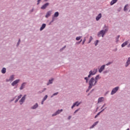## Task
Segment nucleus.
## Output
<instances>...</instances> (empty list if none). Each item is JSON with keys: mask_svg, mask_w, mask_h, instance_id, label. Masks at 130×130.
Returning <instances> with one entry per match:
<instances>
[{"mask_svg": "<svg viewBox=\"0 0 130 130\" xmlns=\"http://www.w3.org/2000/svg\"><path fill=\"white\" fill-rule=\"evenodd\" d=\"M97 83V80H95L94 78H91L89 82V87L88 90H90L93 86H95V84Z\"/></svg>", "mask_w": 130, "mask_h": 130, "instance_id": "f257e3e1", "label": "nucleus"}, {"mask_svg": "<svg viewBox=\"0 0 130 130\" xmlns=\"http://www.w3.org/2000/svg\"><path fill=\"white\" fill-rule=\"evenodd\" d=\"M107 31H108V28L107 27L106 29H105V30L103 29L101 30L98 34L99 37H101V35L102 37H104V35H105V32H107Z\"/></svg>", "mask_w": 130, "mask_h": 130, "instance_id": "f03ea898", "label": "nucleus"}, {"mask_svg": "<svg viewBox=\"0 0 130 130\" xmlns=\"http://www.w3.org/2000/svg\"><path fill=\"white\" fill-rule=\"evenodd\" d=\"M97 73V69H94V70L93 71V72H92V71H90L89 72V74L88 76V78H90V77H91V76H93L94 75H95V74H96Z\"/></svg>", "mask_w": 130, "mask_h": 130, "instance_id": "7ed1b4c3", "label": "nucleus"}, {"mask_svg": "<svg viewBox=\"0 0 130 130\" xmlns=\"http://www.w3.org/2000/svg\"><path fill=\"white\" fill-rule=\"evenodd\" d=\"M119 89V87L118 86L114 88H113V90H112L111 92V95H114V94H115L116 91H118Z\"/></svg>", "mask_w": 130, "mask_h": 130, "instance_id": "20e7f679", "label": "nucleus"}, {"mask_svg": "<svg viewBox=\"0 0 130 130\" xmlns=\"http://www.w3.org/2000/svg\"><path fill=\"white\" fill-rule=\"evenodd\" d=\"M25 98H26V95H24L22 98V99L19 101V102H20L21 105H22V104H23V102H24V101H25Z\"/></svg>", "mask_w": 130, "mask_h": 130, "instance_id": "39448f33", "label": "nucleus"}, {"mask_svg": "<svg viewBox=\"0 0 130 130\" xmlns=\"http://www.w3.org/2000/svg\"><path fill=\"white\" fill-rule=\"evenodd\" d=\"M62 109L57 111L54 114H52V116H55V115H57V114H59L60 112H62Z\"/></svg>", "mask_w": 130, "mask_h": 130, "instance_id": "423d86ee", "label": "nucleus"}, {"mask_svg": "<svg viewBox=\"0 0 130 130\" xmlns=\"http://www.w3.org/2000/svg\"><path fill=\"white\" fill-rule=\"evenodd\" d=\"M48 6H49V3H47L45 4V5H44L41 8V9H42V10H45V9H46V8H47V7H48Z\"/></svg>", "mask_w": 130, "mask_h": 130, "instance_id": "0eeeda50", "label": "nucleus"}, {"mask_svg": "<svg viewBox=\"0 0 130 130\" xmlns=\"http://www.w3.org/2000/svg\"><path fill=\"white\" fill-rule=\"evenodd\" d=\"M104 69H105V65H103L99 70V73H102Z\"/></svg>", "mask_w": 130, "mask_h": 130, "instance_id": "6e6552de", "label": "nucleus"}, {"mask_svg": "<svg viewBox=\"0 0 130 130\" xmlns=\"http://www.w3.org/2000/svg\"><path fill=\"white\" fill-rule=\"evenodd\" d=\"M19 82H20V80L19 79H17L15 81H14L12 83V86H15V85H17V84L18 83H19Z\"/></svg>", "mask_w": 130, "mask_h": 130, "instance_id": "1a4fd4ad", "label": "nucleus"}, {"mask_svg": "<svg viewBox=\"0 0 130 130\" xmlns=\"http://www.w3.org/2000/svg\"><path fill=\"white\" fill-rule=\"evenodd\" d=\"M81 104V103H79L78 102H76L75 103L73 104V105L72 107V109L74 108L75 106H79Z\"/></svg>", "mask_w": 130, "mask_h": 130, "instance_id": "9d476101", "label": "nucleus"}, {"mask_svg": "<svg viewBox=\"0 0 130 130\" xmlns=\"http://www.w3.org/2000/svg\"><path fill=\"white\" fill-rule=\"evenodd\" d=\"M102 17V14H101V13H100L96 17V20L97 21H99V20H100V19H101V18Z\"/></svg>", "mask_w": 130, "mask_h": 130, "instance_id": "9b49d317", "label": "nucleus"}, {"mask_svg": "<svg viewBox=\"0 0 130 130\" xmlns=\"http://www.w3.org/2000/svg\"><path fill=\"white\" fill-rule=\"evenodd\" d=\"M52 12V11H48L47 13V14H46V16H45V17H46V18H48V17H50V16L51 15V12Z\"/></svg>", "mask_w": 130, "mask_h": 130, "instance_id": "f8f14e48", "label": "nucleus"}, {"mask_svg": "<svg viewBox=\"0 0 130 130\" xmlns=\"http://www.w3.org/2000/svg\"><path fill=\"white\" fill-rule=\"evenodd\" d=\"M117 1L118 0H112L111 2L110 5L111 6H113V5H114V4H116V3H117Z\"/></svg>", "mask_w": 130, "mask_h": 130, "instance_id": "ddd939ff", "label": "nucleus"}, {"mask_svg": "<svg viewBox=\"0 0 130 130\" xmlns=\"http://www.w3.org/2000/svg\"><path fill=\"white\" fill-rule=\"evenodd\" d=\"M127 44H128V41H126L121 45V47H124V46H126Z\"/></svg>", "mask_w": 130, "mask_h": 130, "instance_id": "4468645a", "label": "nucleus"}, {"mask_svg": "<svg viewBox=\"0 0 130 130\" xmlns=\"http://www.w3.org/2000/svg\"><path fill=\"white\" fill-rule=\"evenodd\" d=\"M45 27H46V24H43L42 26L40 28V31H42V30H43V29H44V28H45Z\"/></svg>", "mask_w": 130, "mask_h": 130, "instance_id": "2eb2a0df", "label": "nucleus"}, {"mask_svg": "<svg viewBox=\"0 0 130 130\" xmlns=\"http://www.w3.org/2000/svg\"><path fill=\"white\" fill-rule=\"evenodd\" d=\"M25 85H26V83H22L21 87H20V90H23L25 87Z\"/></svg>", "mask_w": 130, "mask_h": 130, "instance_id": "dca6fc26", "label": "nucleus"}, {"mask_svg": "<svg viewBox=\"0 0 130 130\" xmlns=\"http://www.w3.org/2000/svg\"><path fill=\"white\" fill-rule=\"evenodd\" d=\"M103 101H104V98L101 97L99 98L98 102H103Z\"/></svg>", "mask_w": 130, "mask_h": 130, "instance_id": "f3484780", "label": "nucleus"}, {"mask_svg": "<svg viewBox=\"0 0 130 130\" xmlns=\"http://www.w3.org/2000/svg\"><path fill=\"white\" fill-rule=\"evenodd\" d=\"M129 64H130V57L128 58L127 62L126 63L125 67H127Z\"/></svg>", "mask_w": 130, "mask_h": 130, "instance_id": "a211bd4d", "label": "nucleus"}, {"mask_svg": "<svg viewBox=\"0 0 130 130\" xmlns=\"http://www.w3.org/2000/svg\"><path fill=\"white\" fill-rule=\"evenodd\" d=\"M59 13H58V12H56L54 13V17L55 18H57V16H59Z\"/></svg>", "mask_w": 130, "mask_h": 130, "instance_id": "6ab92c4d", "label": "nucleus"}, {"mask_svg": "<svg viewBox=\"0 0 130 130\" xmlns=\"http://www.w3.org/2000/svg\"><path fill=\"white\" fill-rule=\"evenodd\" d=\"M98 124V121L94 122L93 124V125L90 127V128H93V127H94V126H95V125H96Z\"/></svg>", "mask_w": 130, "mask_h": 130, "instance_id": "aec40b11", "label": "nucleus"}, {"mask_svg": "<svg viewBox=\"0 0 130 130\" xmlns=\"http://www.w3.org/2000/svg\"><path fill=\"white\" fill-rule=\"evenodd\" d=\"M37 107H38V104H36L32 107V109H36V108H37Z\"/></svg>", "mask_w": 130, "mask_h": 130, "instance_id": "412c9836", "label": "nucleus"}, {"mask_svg": "<svg viewBox=\"0 0 130 130\" xmlns=\"http://www.w3.org/2000/svg\"><path fill=\"white\" fill-rule=\"evenodd\" d=\"M6 71H7V69H6V68H3V69L2 70V74H6Z\"/></svg>", "mask_w": 130, "mask_h": 130, "instance_id": "4be33fe9", "label": "nucleus"}, {"mask_svg": "<svg viewBox=\"0 0 130 130\" xmlns=\"http://www.w3.org/2000/svg\"><path fill=\"white\" fill-rule=\"evenodd\" d=\"M14 75H12L9 79V81H14Z\"/></svg>", "mask_w": 130, "mask_h": 130, "instance_id": "5701e85b", "label": "nucleus"}, {"mask_svg": "<svg viewBox=\"0 0 130 130\" xmlns=\"http://www.w3.org/2000/svg\"><path fill=\"white\" fill-rule=\"evenodd\" d=\"M128 5H126L125 6L124 8V12H125V11H127V7H128Z\"/></svg>", "mask_w": 130, "mask_h": 130, "instance_id": "b1692460", "label": "nucleus"}, {"mask_svg": "<svg viewBox=\"0 0 130 130\" xmlns=\"http://www.w3.org/2000/svg\"><path fill=\"white\" fill-rule=\"evenodd\" d=\"M52 81H53V79H52L51 80H49V83L47 84V85H49V84H52Z\"/></svg>", "mask_w": 130, "mask_h": 130, "instance_id": "393cba45", "label": "nucleus"}, {"mask_svg": "<svg viewBox=\"0 0 130 130\" xmlns=\"http://www.w3.org/2000/svg\"><path fill=\"white\" fill-rule=\"evenodd\" d=\"M99 79V75H97L96 77L94 78L95 81H97L98 82V79Z\"/></svg>", "mask_w": 130, "mask_h": 130, "instance_id": "a878e982", "label": "nucleus"}, {"mask_svg": "<svg viewBox=\"0 0 130 130\" xmlns=\"http://www.w3.org/2000/svg\"><path fill=\"white\" fill-rule=\"evenodd\" d=\"M81 38H82V37H76V39L77 41H79V40H80V39H81Z\"/></svg>", "mask_w": 130, "mask_h": 130, "instance_id": "bb28decb", "label": "nucleus"}, {"mask_svg": "<svg viewBox=\"0 0 130 130\" xmlns=\"http://www.w3.org/2000/svg\"><path fill=\"white\" fill-rule=\"evenodd\" d=\"M47 97H48V96H47V95H46L44 96V99H43V100H44V101H45L47 99Z\"/></svg>", "mask_w": 130, "mask_h": 130, "instance_id": "cd10ccee", "label": "nucleus"}, {"mask_svg": "<svg viewBox=\"0 0 130 130\" xmlns=\"http://www.w3.org/2000/svg\"><path fill=\"white\" fill-rule=\"evenodd\" d=\"M92 40L93 38L92 37H90L89 43H90V42H91V41H92Z\"/></svg>", "mask_w": 130, "mask_h": 130, "instance_id": "c85d7f7f", "label": "nucleus"}, {"mask_svg": "<svg viewBox=\"0 0 130 130\" xmlns=\"http://www.w3.org/2000/svg\"><path fill=\"white\" fill-rule=\"evenodd\" d=\"M119 36H118L116 38V42H118V39H119Z\"/></svg>", "mask_w": 130, "mask_h": 130, "instance_id": "c756f323", "label": "nucleus"}, {"mask_svg": "<svg viewBox=\"0 0 130 130\" xmlns=\"http://www.w3.org/2000/svg\"><path fill=\"white\" fill-rule=\"evenodd\" d=\"M85 42H86V38H84L82 42V44H84V43H85Z\"/></svg>", "mask_w": 130, "mask_h": 130, "instance_id": "7c9ffc66", "label": "nucleus"}, {"mask_svg": "<svg viewBox=\"0 0 130 130\" xmlns=\"http://www.w3.org/2000/svg\"><path fill=\"white\" fill-rule=\"evenodd\" d=\"M98 44V40H96V41H95V46H97Z\"/></svg>", "mask_w": 130, "mask_h": 130, "instance_id": "2f4dec72", "label": "nucleus"}, {"mask_svg": "<svg viewBox=\"0 0 130 130\" xmlns=\"http://www.w3.org/2000/svg\"><path fill=\"white\" fill-rule=\"evenodd\" d=\"M103 110H103L102 111H101V112H100L99 113H98V114H96V115H98V116H99V115H100V113H101L102 112V111H103Z\"/></svg>", "mask_w": 130, "mask_h": 130, "instance_id": "473e14b6", "label": "nucleus"}, {"mask_svg": "<svg viewBox=\"0 0 130 130\" xmlns=\"http://www.w3.org/2000/svg\"><path fill=\"white\" fill-rule=\"evenodd\" d=\"M111 63H112L111 62H108L106 64V66H109V64H111Z\"/></svg>", "mask_w": 130, "mask_h": 130, "instance_id": "72a5a7b5", "label": "nucleus"}, {"mask_svg": "<svg viewBox=\"0 0 130 130\" xmlns=\"http://www.w3.org/2000/svg\"><path fill=\"white\" fill-rule=\"evenodd\" d=\"M21 97H22V94H20L19 96H18L17 99H18V100H19L20 99H21Z\"/></svg>", "mask_w": 130, "mask_h": 130, "instance_id": "f704fd0d", "label": "nucleus"}, {"mask_svg": "<svg viewBox=\"0 0 130 130\" xmlns=\"http://www.w3.org/2000/svg\"><path fill=\"white\" fill-rule=\"evenodd\" d=\"M84 79H85V80H86V83H88V77H85Z\"/></svg>", "mask_w": 130, "mask_h": 130, "instance_id": "c9c22d12", "label": "nucleus"}, {"mask_svg": "<svg viewBox=\"0 0 130 130\" xmlns=\"http://www.w3.org/2000/svg\"><path fill=\"white\" fill-rule=\"evenodd\" d=\"M57 94H58V92H56V93L53 94V96H55V95H57Z\"/></svg>", "mask_w": 130, "mask_h": 130, "instance_id": "e433bc0d", "label": "nucleus"}, {"mask_svg": "<svg viewBox=\"0 0 130 130\" xmlns=\"http://www.w3.org/2000/svg\"><path fill=\"white\" fill-rule=\"evenodd\" d=\"M20 41H21V40H20V39H19L18 42V43H17V45H19V44H20Z\"/></svg>", "mask_w": 130, "mask_h": 130, "instance_id": "4c0bfd02", "label": "nucleus"}, {"mask_svg": "<svg viewBox=\"0 0 130 130\" xmlns=\"http://www.w3.org/2000/svg\"><path fill=\"white\" fill-rule=\"evenodd\" d=\"M44 101L43 100H42V102H41V104L43 105V103H44Z\"/></svg>", "mask_w": 130, "mask_h": 130, "instance_id": "58836bf2", "label": "nucleus"}, {"mask_svg": "<svg viewBox=\"0 0 130 130\" xmlns=\"http://www.w3.org/2000/svg\"><path fill=\"white\" fill-rule=\"evenodd\" d=\"M78 111H79V109L76 110L75 111L74 113H76V112H78Z\"/></svg>", "mask_w": 130, "mask_h": 130, "instance_id": "ea45409f", "label": "nucleus"}, {"mask_svg": "<svg viewBox=\"0 0 130 130\" xmlns=\"http://www.w3.org/2000/svg\"><path fill=\"white\" fill-rule=\"evenodd\" d=\"M17 101H19V99H17L16 100H15V103H17Z\"/></svg>", "mask_w": 130, "mask_h": 130, "instance_id": "a19ab883", "label": "nucleus"}, {"mask_svg": "<svg viewBox=\"0 0 130 130\" xmlns=\"http://www.w3.org/2000/svg\"><path fill=\"white\" fill-rule=\"evenodd\" d=\"M41 0H38V4H37V5H39V2L41 1Z\"/></svg>", "mask_w": 130, "mask_h": 130, "instance_id": "79ce46f5", "label": "nucleus"}, {"mask_svg": "<svg viewBox=\"0 0 130 130\" xmlns=\"http://www.w3.org/2000/svg\"><path fill=\"white\" fill-rule=\"evenodd\" d=\"M97 117H98V116L96 115L95 116L94 118H97Z\"/></svg>", "mask_w": 130, "mask_h": 130, "instance_id": "37998d69", "label": "nucleus"}, {"mask_svg": "<svg viewBox=\"0 0 130 130\" xmlns=\"http://www.w3.org/2000/svg\"><path fill=\"white\" fill-rule=\"evenodd\" d=\"M82 40H81L78 43V44H80V42H82Z\"/></svg>", "mask_w": 130, "mask_h": 130, "instance_id": "c03bdc74", "label": "nucleus"}, {"mask_svg": "<svg viewBox=\"0 0 130 130\" xmlns=\"http://www.w3.org/2000/svg\"><path fill=\"white\" fill-rule=\"evenodd\" d=\"M63 48H66V46H64V47H63L62 49H60V51H61V50H62V49H63Z\"/></svg>", "mask_w": 130, "mask_h": 130, "instance_id": "a18cd8bd", "label": "nucleus"}, {"mask_svg": "<svg viewBox=\"0 0 130 130\" xmlns=\"http://www.w3.org/2000/svg\"><path fill=\"white\" fill-rule=\"evenodd\" d=\"M45 90H46V88H44V90L42 92H44V91H45Z\"/></svg>", "mask_w": 130, "mask_h": 130, "instance_id": "49530a36", "label": "nucleus"}, {"mask_svg": "<svg viewBox=\"0 0 130 130\" xmlns=\"http://www.w3.org/2000/svg\"><path fill=\"white\" fill-rule=\"evenodd\" d=\"M71 117H72L71 116H69V119H70V118H71Z\"/></svg>", "mask_w": 130, "mask_h": 130, "instance_id": "de8ad7c7", "label": "nucleus"}, {"mask_svg": "<svg viewBox=\"0 0 130 130\" xmlns=\"http://www.w3.org/2000/svg\"><path fill=\"white\" fill-rule=\"evenodd\" d=\"M104 106H105V105H104V106L102 107V108H103V107H104Z\"/></svg>", "mask_w": 130, "mask_h": 130, "instance_id": "09e8293b", "label": "nucleus"}, {"mask_svg": "<svg viewBox=\"0 0 130 130\" xmlns=\"http://www.w3.org/2000/svg\"><path fill=\"white\" fill-rule=\"evenodd\" d=\"M89 91V89L86 90V92H88Z\"/></svg>", "mask_w": 130, "mask_h": 130, "instance_id": "8fccbe9b", "label": "nucleus"}, {"mask_svg": "<svg viewBox=\"0 0 130 130\" xmlns=\"http://www.w3.org/2000/svg\"><path fill=\"white\" fill-rule=\"evenodd\" d=\"M126 130H129V128L127 129Z\"/></svg>", "mask_w": 130, "mask_h": 130, "instance_id": "3c124183", "label": "nucleus"}]
</instances>
